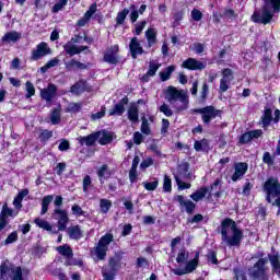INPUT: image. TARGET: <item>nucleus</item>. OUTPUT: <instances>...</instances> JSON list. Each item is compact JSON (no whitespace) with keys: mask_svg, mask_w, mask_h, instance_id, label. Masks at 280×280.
<instances>
[{"mask_svg":"<svg viewBox=\"0 0 280 280\" xmlns=\"http://www.w3.org/2000/svg\"><path fill=\"white\" fill-rule=\"evenodd\" d=\"M221 240L226 246H240L244 240V232L233 219L226 218L221 222Z\"/></svg>","mask_w":280,"mask_h":280,"instance_id":"obj_1","label":"nucleus"},{"mask_svg":"<svg viewBox=\"0 0 280 280\" xmlns=\"http://www.w3.org/2000/svg\"><path fill=\"white\" fill-rule=\"evenodd\" d=\"M164 97L174 108L175 113H183V110L189 108V95L184 90L170 85L164 90Z\"/></svg>","mask_w":280,"mask_h":280,"instance_id":"obj_2","label":"nucleus"},{"mask_svg":"<svg viewBox=\"0 0 280 280\" xmlns=\"http://www.w3.org/2000/svg\"><path fill=\"white\" fill-rule=\"evenodd\" d=\"M277 12H280V0H265L261 10L253 13L252 21L268 25Z\"/></svg>","mask_w":280,"mask_h":280,"instance_id":"obj_3","label":"nucleus"},{"mask_svg":"<svg viewBox=\"0 0 280 280\" xmlns=\"http://www.w3.org/2000/svg\"><path fill=\"white\" fill-rule=\"evenodd\" d=\"M262 189L266 194V200L272 207H278L279 210L277 212L280 215V183L277 177H269L264 186Z\"/></svg>","mask_w":280,"mask_h":280,"instance_id":"obj_4","label":"nucleus"},{"mask_svg":"<svg viewBox=\"0 0 280 280\" xmlns=\"http://www.w3.org/2000/svg\"><path fill=\"white\" fill-rule=\"evenodd\" d=\"M268 258H259L255 265L248 269V276L253 280H268Z\"/></svg>","mask_w":280,"mask_h":280,"instance_id":"obj_5","label":"nucleus"},{"mask_svg":"<svg viewBox=\"0 0 280 280\" xmlns=\"http://www.w3.org/2000/svg\"><path fill=\"white\" fill-rule=\"evenodd\" d=\"M0 277L2 280H23V270L4 261L0 266Z\"/></svg>","mask_w":280,"mask_h":280,"instance_id":"obj_6","label":"nucleus"},{"mask_svg":"<svg viewBox=\"0 0 280 280\" xmlns=\"http://www.w3.org/2000/svg\"><path fill=\"white\" fill-rule=\"evenodd\" d=\"M175 182L178 186V189H190L191 184H187L183 180L191 178V173H189V164L183 163L177 167V173L174 175Z\"/></svg>","mask_w":280,"mask_h":280,"instance_id":"obj_7","label":"nucleus"},{"mask_svg":"<svg viewBox=\"0 0 280 280\" xmlns=\"http://www.w3.org/2000/svg\"><path fill=\"white\" fill-rule=\"evenodd\" d=\"M114 240H115V236L112 233H107L100 238L94 249V254L96 255L97 259H101V260L106 259V253H108V246Z\"/></svg>","mask_w":280,"mask_h":280,"instance_id":"obj_8","label":"nucleus"},{"mask_svg":"<svg viewBox=\"0 0 280 280\" xmlns=\"http://www.w3.org/2000/svg\"><path fill=\"white\" fill-rule=\"evenodd\" d=\"M200 261V254L196 253L195 258L188 260L185 265V268H176L172 269L173 275L177 277H183L184 275H191L196 268H198V264Z\"/></svg>","mask_w":280,"mask_h":280,"instance_id":"obj_9","label":"nucleus"},{"mask_svg":"<svg viewBox=\"0 0 280 280\" xmlns=\"http://www.w3.org/2000/svg\"><path fill=\"white\" fill-rule=\"evenodd\" d=\"M195 113H198V115H201V119L203 124L208 126V124H211L212 119H215V117H220V110L215 109L213 106H206L202 108L195 109Z\"/></svg>","mask_w":280,"mask_h":280,"instance_id":"obj_10","label":"nucleus"},{"mask_svg":"<svg viewBox=\"0 0 280 280\" xmlns=\"http://www.w3.org/2000/svg\"><path fill=\"white\" fill-rule=\"evenodd\" d=\"M52 217L57 220L58 231H67V224H69V214L67 210H62L60 208H56Z\"/></svg>","mask_w":280,"mask_h":280,"instance_id":"obj_11","label":"nucleus"},{"mask_svg":"<svg viewBox=\"0 0 280 280\" xmlns=\"http://www.w3.org/2000/svg\"><path fill=\"white\" fill-rule=\"evenodd\" d=\"M49 54H51V48H49L47 43L42 42L32 50L31 60H40V58H45V56H49Z\"/></svg>","mask_w":280,"mask_h":280,"instance_id":"obj_12","label":"nucleus"},{"mask_svg":"<svg viewBox=\"0 0 280 280\" xmlns=\"http://www.w3.org/2000/svg\"><path fill=\"white\" fill-rule=\"evenodd\" d=\"M103 60L108 65H117V62H119V45L110 46L104 52Z\"/></svg>","mask_w":280,"mask_h":280,"instance_id":"obj_13","label":"nucleus"},{"mask_svg":"<svg viewBox=\"0 0 280 280\" xmlns=\"http://www.w3.org/2000/svg\"><path fill=\"white\" fill-rule=\"evenodd\" d=\"M58 93V86L54 83H49L47 88L40 90V97L47 104H51L54 102V97H56Z\"/></svg>","mask_w":280,"mask_h":280,"instance_id":"obj_14","label":"nucleus"},{"mask_svg":"<svg viewBox=\"0 0 280 280\" xmlns=\"http://www.w3.org/2000/svg\"><path fill=\"white\" fill-rule=\"evenodd\" d=\"M231 82H233V70L225 68L222 70V79L220 80V92L226 93V91H229V86H231Z\"/></svg>","mask_w":280,"mask_h":280,"instance_id":"obj_15","label":"nucleus"},{"mask_svg":"<svg viewBox=\"0 0 280 280\" xmlns=\"http://www.w3.org/2000/svg\"><path fill=\"white\" fill-rule=\"evenodd\" d=\"M100 139V131L93 132L89 136H80L77 138L78 143L80 145H86L88 148H92L95 145V142Z\"/></svg>","mask_w":280,"mask_h":280,"instance_id":"obj_16","label":"nucleus"},{"mask_svg":"<svg viewBox=\"0 0 280 280\" xmlns=\"http://www.w3.org/2000/svg\"><path fill=\"white\" fill-rule=\"evenodd\" d=\"M182 67H184V69H189L190 71H202L207 65L195 58H188L183 62Z\"/></svg>","mask_w":280,"mask_h":280,"instance_id":"obj_17","label":"nucleus"},{"mask_svg":"<svg viewBox=\"0 0 280 280\" xmlns=\"http://www.w3.org/2000/svg\"><path fill=\"white\" fill-rule=\"evenodd\" d=\"M129 51L133 60H137V56H141V54H143V47L141 46L139 38L137 37L131 38L129 43Z\"/></svg>","mask_w":280,"mask_h":280,"instance_id":"obj_18","label":"nucleus"},{"mask_svg":"<svg viewBox=\"0 0 280 280\" xmlns=\"http://www.w3.org/2000/svg\"><path fill=\"white\" fill-rule=\"evenodd\" d=\"M126 105H128V96L122 97L120 102L114 106V108L109 109V117H113L115 115L121 117V115L126 113Z\"/></svg>","mask_w":280,"mask_h":280,"instance_id":"obj_19","label":"nucleus"},{"mask_svg":"<svg viewBox=\"0 0 280 280\" xmlns=\"http://www.w3.org/2000/svg\"><path fill=\"white\" fill-rule=\"evenodd\" d=\"M63 49L68 56H77L78 54H82V51H86L89 49V46H78L75 44H72L71 42H68Z\"/></svg>","mask_w":280,"mask_h":280,"instance_id":"obj_20","label":"nucleus"},{"mask_svg":"<svg viewBox=\"0 0 280 280\" xmlns=\"http://www.w3.org/2000/svg\"><path fill=\"white\" fill-rule=\"evenodd\" d=\"M234 174L232 175V180L233 183H237V180H240V178H242L244 176V174H246V172H248V164L247 163H237L235 164L234 167Z\"/></svg>","mask_w":280,"mask_h":280,"instance_id":"obj_21","label":"nucleus"},{"mask_svg":"<svg viewBox=\"0 0 280 280\" xmlns=\"http://www.w3.org/2000/svg\"><path fill=\"white\" fill-rule=\"evenodd\" d=\"M175 200L179 202L180 207L185 208L186 213H189V214L194 213L196 209V203H194V201L185 200V197H183L182 195L176 196Z\"/></svg>","mask_w":280,"mask_h":280,"instance_id":"obj_22","label":"nucleus"},{"mask_svg":"<svg viewBox=\"0 0 280 280\" xmlns=\"http://www.w3.org/2000/svg\"><path fill=\"white\" fill-rule=\"evenodd\" d=\"M65 67H66L67 71H75V69H80L81 71H84V70L89 69V65L80 62L75 59L66 61Z\"/></svg>","mask_w":280,"mask_h":280,"instance_id":"obj_23","label":"nucleus"},{"mask_svg":"<svg viewBox=\"0 0 280 280\" xmlns=\"http://www.w3.org/2000/svg\"><path fill=\"white\" fill-rule=\"evenodd\" d=\"M1 40L7 44L19 43L21 40V33L16 31L8 32L2 36Z\"/></svg>","mask_w":280,"mask_h":280,"instance_id":"obj_24","label":"nucleus"},{"mask_svg":"<svg viewBox=\"0 0 280 280\" xmlns=\"http://www.w3.org/2000/svg\"><path fill=\"white\" fill-rule=\"evenodd\" d=\"M30 194V190L23 189L21 190L16 197L13 200V207L18 210L21 211L23 209V198Z\"/></svg>","mask_w":280,"mask_h":280,"instance_id":"obj_25","label":"nucleus"},{"mask_svg":"<svg viewBox=\"0 0 280 280\" xmlns=\"http://www.w3.org/2000/svg\"><path fill=\"white\" fill-rule=\"evenodd\" d=\"M62 119V107L59 106L50 112V124L58 126Z\"/></svg>","mask_w":280,"mask_h":280,"instance_id":"obj_26","label":"nucleus"},{"mask_svg":"<svg viewBox=\"0 0 280 280\" xmlns=\"http://www.w3.org/2000/svg\"><path fill=\"white\" fill-rule=\"evenodd\" d=\"M112 172L110 170H108V165L107 164H103L98 170H97V176L100 178V183L102 185H104V180H106V178H110L112 176Z\"/></svg>","mask_w":280,"mask_h":280,"instance_id":"obj_27","label":"nucleus"},{"mask_svg":"<svg viewBox=\"0 0 280 280\" xmlns=\"http://www.w3.org/2000/svg\"><path fill=\"white\" fill-rule=\"evenodd\" d=\"M127 115L129 121H132V124H137V121H139V106H137V104L130 105Z\"/></svg>","mask_w":280,"mask_h":280,"instance_id":"obj_28","label":"nucleus"},{"mask_svg":"<svg viewBox=\"0 0 280 280\" xmlns=\"http://www.w3.org/2000/svg\"><path fill=\"white\" fill-rule=\"evenodd\" d=\"M34 223L38 229H43L44 231H48L49 233H57L54 231V226H51V223L49 221H45V219L36 218L34 220Z\"/></svg>","mask_w":280,"mask_h":280,"instance_id":"obj_29","label":"nucleus"},{"mask_svg":"<svg viewBox=\"0 0 280 280\" xmlns=\"http://www.w3.org/2000/svg\"><path fill=\"white\" fill-rule=\"evenodd\" d=\"M156 30L154 27H150L145 31V38L148 40V46L153 47V45H156Z\"/></svg>","mask_w":280,"mask_h":280,"instance_id":"obj_30","label":"nucleus"},{"mask_svg":"<svg viewBox=\"0 0 280 280\" xmlns=\"http://www.w3.org/2000/svg\"><path fill=\"white\" fill-rule=\"evenodd\" d=\"M209 194V189L207 187H201L198 190H196L194 194L190 195L191 200L195 202H200L205 196Z\"/></svg>","mask_w":280,"mask_h":280,"instance_id":"obj_31","label":"nucleus"},{"mask_svg":"<svg viewBox=\"0 0 280 280\" xmlns=\"http://www.w3.org/2000/svg\"><path fill=\"white\" fill-rule=\"evenodd\" d=\"M68 235L70 240H81L82 237V230L80 229V225H74L68 228Z\"/></svg>","mask_w":280,"mask_h":280,"instance_id":"obj_32","label":"nucleus"},{"mask_svg":"<svg viewBox=\"0 0 280 280\" xmlns=\"http://www.w3.org/2000/svg\"><path fill=\"white\" fill-rule=\"evenodd\" d=\"M50 202H54V195H47V196L43 197L40 215H45V213H47V211H49Z\"/></svg>","mask_w":280,"mask_h":280,"instance_id":"obj_33","label":"nucleus"},{"mask_svg":"<svg viewBox=\"0 0 280 280\" xmlns=\"http://www.w3.org/2000/svg\"><path fill=\"white\" fill-rule=\"evenodd\" d=\"M14 215H19V212L14 213V210L8 207V203L2 206V210L0 212V218L8 220V218H14Z\"/></svg>","mask_w":280,"mask_h":280,"instance_id":"obj_34","label":"nucleus"},{"mask_svg":"<svg viewBox=\"0 0 280 280\" xmlns=\"http://www.w3.org/2000/svg\"><path fill=\"white\" fill-rule=\"evenodd\" d=\"M110 141H113V135H110L109 132H106V131L100 132L98 143L101 145H108V143H110Z\"/></svg>","mask_w":280,"mask_h":280,"instance_id":"obj_35","label":"nucleus"},{"mask_svg":"<svg viewBox=\"0 0 280 280\" xmlns=\"http://www.w3.org/2000/svg\"><path fill=\"white\" fill-rule=\"evenodd\" d=\"M270 121H272V110L267 108L261 117L262 128H268V126H270Z\"/></svg>","mask_w":280,"mask_h":280,"instance_id":"obj_36","label":"nucleus"},{"mask_svg":"<svg viewBox=\"0 0 280 280\" xmlns=\"http://www.w3.org/2000/svg\"><path fill=\"white\" fill-rule=\"evenodd\" d=\"M57 252L59 253V255H62L63 257H73V250L68 245L57 247Z\"/></svg>","mask_w":280,"mask_h":280,"instance_id":"obj_37","label":"nucleus"},{"mask_svg":"<svg viewBox=\"0 0 280 280\" xmlns=\"http://www.w3.org/2000/svg\"><path fill=\"white\" fill-rule=\"evenodd\" d=\"M173 71H176V67L170 66L164 71L160 72V78L162 82H167Z\"/></svg>","mask_w":280,"mask_h":280,"instance_id":"obj_38","label":"nucleus"},{"mask_svg":"<svg viewBox=\"0 0 280 280\" xmlns=\"http://www.w3.org/2000/svg\"><path fill=\"white\" fill-rule=\"evenodd\" d=\"M101 213H108L110 211V207H113V201L108 199L100 200Z\"/></svg>","mask_w":280,"mask_h":280,"instance_id":"obj_39","label":"nucleus"},{"mask_svg":"<svg viewBox=\"0 0 280 280\" xmlns=\"http://www.w3.org/2000/svg\"><path fill=\"white\" fill-rule=\"evenodd\" d=\"M58 65H60V59L54 58V59L49 60L45 66H43L40 68V71L43 73H47L48 69H52V67H58Z\"/></svg>","mask_w":280,"mask_h":280,"instance_id":"obj_40","label":"nucleus"},{"mask_svg":"<svg viewBox=\"0 0 280 280\" xmlns=\"http://www.w3.org/2000/svg\"><path fill=\"white\" fill-rule=\"evenodd\" d=\"M140 130L142 135H145L147 137L152 135V129H150V122L148 121V118L142 117V124H141Z\"/></svg>","mask_w":280,"mask_h":280,"instance_id":"obj_41","label":"nucleus"},{"mask_svg":"<svg viewBox=\"0 0 280 280\" xmlns=\"http://www.w3.org/2000/svg\"><path fill=\"white\" fill-rule=\"evenodd\" d=\"M130 14V10L124 9L122 11L118 12L116 16V23L117 25H124V21H126V18Z\"/></svg>","mask_w":280,"mask_h":280,"instance_id":"obj_42","label":"nucleus"},{"mask_svg":"<svg viewBox=\"0 0 280 280\" xmlns=\"http://www.w3.org/2000/svg\"><path fill=\"white\" fill-rule=\"evenodd\" d=\"M25 91H26V100H30V97H33V95H36V89L34 88V84L30 81L25 83Z\"/></svg>","mask_w":280,"mask_h":280,"instance_id":"obj_43","label":"nucleus"},{"mask_svg":"<svg viewBox=\"0 0 280 280\" xmlns=\"http://www.w3.org/2000/svg\"><path fill=\"white\" fill-rule=\"evenodd\" d=\"M145 25H148V21H145V20L137 22L135 24L136 36H141V33L143 32V30H145Z\"/></svg>","mask_w":280,"mask_h":280,"instance_id":"obj_44","label":"nucleus"},{"mask_svg":"<svg viewBox=\"0 0 280 280\" xmlns=\"http://www.w3.org/2000/svg\"><path fill=\"white\" fill-rule=\"evenodd\" d=\"M187 259H189V252H186L185 249H180L176 257L177 264H185Z\"/></svg>","mask_w":280,"mask_h":280,"instance_id":"obj_45","label":"nucleus"},{"mask_svg":"<svg viewBox=\"0 0 280 280\" xmlns=\"http://www.w3.org/2000/svg\"><path fill=\"white\" fill-rule=\"evenodd\" d=\"M70 92H72L74 95H80L81 93H84V83H75L70 88Z\"/></svg>","mask_w":280,"mask_h":280,"instance_id":"obj_46","label":"nucleus"},{"mask_svg":"<svg viewBox=\"0 0 280 280\" xmlns=\"http://www.w3.org/2000/svg\"><path fill=\"white\" fill-rule=\"evenodd\" d=\"M51 137H54V131L44 129L39 133V141H43V142L49 141Z\"/></svg>","mask_w":280,"mask_h":280,"instance_id":"obj_47","label":"nucleus"},{"mask_svg":"<svg viewBox=\"0 0 280 280\" xmlns=\"http://www.w3.org/2000/svg\"><path fill=\"white\" fill-rule=\"evenodd\" d=\"M142 185L147 191H154L156 187H159V179H154V182H143Z\"/></svg>","mask_w":280,"mask_h":280,"instance_id":"obj_48","label":"nucleus"},{"mask_svg":"<svg viewBox=\"0 0 280 280\" xmlns=\"http://www.w3.org/2000/svg\"><path fill=\"white\" fill-rule=\"evenodd\" d=\"M272 271L280 267L279 254L269 255Z\"/></svg>","mask_w":280,"mask_h":280,"instance_id":"obj_49","label":"nucleus"},{"mask_svg":"<svg viewBox=\"0 0 280 280\" xmlns=\"http://www.w3.org/2000/svg\"><path fill=\"white\" fill-rule=\"evenodd\" d=\"M81 108H82V104H80V103H70L66 108V113H80Z\"/></svg>","mask_w":280,"mask_h":280,"instance_id":"obj_50","label":"nucleus"},{"mask_svg":"<svg viewBox=\"0 0 280 280\" xmlns=\"http://www.w3.org/2000/svg\"><path fill=\"white\" fill-rule=\"evenodd\" d=\"M207 145H209V142L207 141V139H203L200 141H195L194 148L196 152H202L203 148H207Z\"/></svg>","mask_w":280,"mask_h":280,"instance_id":"obj_51","label":"nucleus"},{"mask_svg":"<svg viewBox=\"0 0 280 280\" xmlns=\"http://www.w3.org/2000/svg\"><path fill=\"white\" fill-rule=\"evenodd\" d=\"M160 113H163L165 117H172L174 115V110H172V108H170V105L165 103L160 107Z\"/></svg>","mask_w":280,"mask_h":280,"instance_id":"obj_52","label":"nucleus"},{"mask_svg":"<svg viewBox=\"0 0 280 280\" xmlns=\"http://www.w3.org/2000/svg\"><path fill=\"white\" fill-rule=\"evenodd\" d=\"M159 67H160L159 63L150 62L147 75H150V77L156 75V71H159Z\"/></svg>","mask_w":280,"mask_h":280,"instance_id":"obj_53","label":"nucleus"},{"mask_svg":"<svg viewBox=\"0 0 280 280\" xmlns=\"http://www.w3.org/2000/svg\"><path fill=\"white\" fill-rule=\"evenodd\" d=\"M262 162L266 163V165H269V167H272V165H275V160L272 159V155H270V152L264 153Z\"/></svg>","mask_w":280,"mask_h":280,"instance_id":"obj_54","label":"nucleus"},{"mask_svg":"<svg viewBox=\"0 0 280 280\" xmlns=\"http://www.w3.org/2000/svg\"><path fill=\"white\" fill-rule=\"evenodd\" d=\"M95 12H97V3L91 4V7L89 8V10L85 12L83 16L91 21V16H93Z\"/></svg>","mask_w":280,"mask_h":280,"instance_id":"obj_55","label":"nucleus"},{"mask_svg":"<svg viewBox=\"0 0 280 280\" xmlns=\"http://www.w3.org/2000/svg\"><path fill=\"white\" fill-rule=\"evenodd\" d=\"M163 189L166 192L172 191V178L167 175L164 176Z\"/></svg>","mask_w":280,"mask_h":280,"instance_id":"obj_56","label":"nucleus"},{"mask_svg":"<svg viewBox=\"0 0 280 280\" xmlns=\"http://www.w3.org/2000/svg\"><path fill=\"white\" fill-rule=\"evenodd\" d=\"M253 141V138L250 136V131L243 133L240 137L238 143L244 144V143H250Z\"/></svg>","mask_w":280,"mask_h":280,"instance_id":"obj_57","label":"nucleus"},{"mask_svg":"<svg viewBox=\"0 0 280 280\" xmlns=\"http://www.w3.org/2000/svg\"><path fill=\"white\" fill-rule=\"evenodd\" d=\"M120 258L119 256H115L109 259V267L113 271L117 270V266H119Z\"/></svg>","mask_w":280,"mask_h":280,"instance_id":"obj_58","label":"nucleus"},{"mask_svg":"<svg viewBox=\"0 0 280 280\" xmlns=\"http://www.w3.org/2000/svg\"><path fill=\"white\" fill-rule=\"evenodd\" d=\"M106 115V107H102L100 112L92 114V120L97 121V119H102Z\"/></svg>","mask_w":280,"mask_h":280,"instance_id":"obj_59","label":"nucleus"},{"mask_svg":"<svg viewBox=\"0 0 280 280\" xmlns=\"http://www.w3.org/2000/svg\"><path fill=\"white\" fill-rule=\"evenodd\" d=\"M71 209H72V214H73V215H77L78 218H80V215H84V213H86V212H84V210H82V208H81L80 206H78V205H73Z\"/></svg>","mask_w":280,"mask_h":280,"instance_id":"obj_60","label":"nucleus"},{"mask_svg":"<svg viewBox=\"0 0 280 280\" xmlns=\"http://www.w3.org/2000/svg\"><path fill=\"white\" fill-rule=\"evenodd\" d=\"M139 19V11L136 10L135 4L131 5L130 21L131 23H137Z\"/></svg>","mask_w":280,"mask_h":280,"instance_id":"obj_61","label":"nucleus"},{"mask_svg":"<svg viewBox=\"0 0 280 280\" xmlns=\"http://www.w3.org/2000/svg\"><path fill=\"white\" fill-rule=\"evenodd\" d=\"M16 240H19V234L16 232H12L11 234H9L4 242L5 244H14Z\"/></svg>","mask_w":280,"mask_h":280,"instance_id":"obj_62","label":"nucleus"},{"mask_svg":"<svg viewBox=\"0 0 280 280\" xmlns=\"http://www.w3.org/2000/svg\"><path fill=\"white\" fill-rule=\"evenodd\" d=\"M191 19L194 21H202V12H200V10L194 9L191 11Z\"/></svg>","mask_w":280,"mask_h":280,"instance_id":"obj_63","label":"nucleus"},{"mask_svg":"<svg viewBox=\"0 0 280 280\" xmlns=\"http://www.w3.org/2000/svg\"><path fill=\"white\" fill-rule=\"evenodd\" d=\"M192 49H194L195 54H202L205 51V45H202L200 43H195L192 45Z\"/></svg>","mask_w":280,"mask_h":280,"instance_id":"obj_64","label":"nucleus"}]
</instances>
